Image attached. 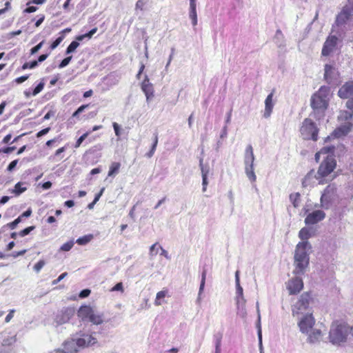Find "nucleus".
I'll return each mask as SVG.
<instances>
[{"label": "nucleus", "mask_w": 353, "mask_h": 353, "mask_svg": "<svg viewBox=\"0 0 353 353\" xmlns=\"http://www.w3.org/2000/svg\"><path fill=\"white\" fill-rule=\"evenodd\" d=\"M325 218V213L321 210H314L310 212L305 219L306 225L316 224Z\"/></svg>", "instance_id": "15"}, {"label": "nucleus", "mask_w": 353, "mask_h": 353, "mask_svg": "<svg viewBox=\"0 0 353 353\" xmlns=\"http://www.w3.org/2000/svg\"><path fill=\"white\" fill-rule=\"evenodd\" d=\"M338 41L339 39L336 36L330 35L323 44L322 55L328 56L332 52H333L337 45Z\"/></svg>", "instance_id": "18"}, {"label": "nucleus", "mask_w": 353, "mask_h": 353, "mask_svg": "<svg viewBox=\"0 0 353 353\" xmlns=\"http://www.w3.org/2000/svg\"><path fill=\"white\" fill-rule=\"evenodd\" d=\"M199 167H200L201 172V176H208V174L210 173V167L207 164L206 165L203 164V158H201L199 159Z\"/></svg>", "instance_id": "38"}, {"label": "nucleus", "mask_w": 353, "mask_h": 353, "mask_svg": "<svg viewBox=\"0 0 353 353\" xmlns=\"http://www.w3.org/2000/svg\"><path fill=\"white\" fill-rule=\"evenodd\" d=\"M334 147L329 146L321 149L320 153L327 154L326 158L321 163L318 171L316 172L319 179V184H325L329 180L333 179L331 176L336 166V161L334 157L330 154H333Z\"/></svg>", "instance_id": "1"}, {"label": "nucleus", "mask_w": 353, "mask_h": 353, "mask_svg": "<svg viewBox=\"0 0 353 353\" xmlns=\"http://www.w3.org/2000/svg\"><path fill=\"white\" fill-rule=\"evenodd\" d=\"M316 172L314 169L307 172L302 179V186L305 188H311L319 184V179Z\"/></svg>", "instance_id": "17"}, {"label": "nucleus", "mask_w": 353, "mask_h": 353, "mask_svg": "<svg viewBox=\"0 0 353 353\" xmlns=\"http://www.w3.org/2000/svg\"><path fill=\"white\" fill-rule=\"evenodd\" d=\"M235 284H236V305H242L246 303V300L243 296V290L240 285L239 271L235 273Z\"/></svg>", "instance_id": "20"}, {"label": "nucleus", "mask_w": 353, "mask_h": 353, "mask_svg": "<svg viewBox=\"0 0 353 353\" xmlns=\"http://www.w3.org/2000/svg\"><path fill=\"white\" fill-rule=\"evenodd\" d=\"M245 172L248 179L254 183L256 180V176L254 171V165H245Z\"/></svg>", "instance_id": "27"}, {"label": "nucleus", "mask_w": 353, "mask_h": 353, "mask_svg": "<svg viewBox=\"0 0 353 353\" xmlns=\"http://www.w3.org/2000/svg\"><path fill=\"white\" fill-rule=\"evenodd\" d=\"M63 36H61V37H59L58 38L56 39L55 41H54L50 46V50H54L55 49L60 43L61 42L63 41Z\"/></svg>", "instance_id": "48"}, {"label": "nucleus", "mask_w": 353, "mask_h": 353, "mask_svg": "<svg viewBox=\"0 0 353 353\" xmlns=\"http://www.w3.org/2000/svg\"><path fill=\"white\" fill-rule=\"evenodd\" d=\"M46 262L43 260L39 261L33 267L34 270L36 272H39L40 270L43 268V267L45 265Z\"/></svg>", "instance_id": "47"}, {"label": "nucleus", "mask_w": 353, "mask_h": 353, "mask_svg": "<svg viewBox=\"0 0 353 353\" xmlns=\"http://www.w3.org/2000/svg\"><path fill=\"white\" fill-rule=\"evenodd\" d=\"M154 141H153V143L152 145V147H151V149L150 150L147 152L145 154V157H148V158H151L154 152H155V150H156V148H157V144H158V134L157 133L154 134Z\"/></svg>", "instance_id": "34"}, {"label": "nucleus", "mask_w": 353, "mask_h": 353, "mask_svg": "<svg viewBox=\"0 0 353 353\" xmlns=\"http://www.w3.org/2000/svg\"><path fill=\"white\" fill-rule=\"evenodd\" d=\"M353 17L351 13L350 8L348 6L343 7L341 12L336 15L334 24L332 26V29L335 27H340L345 26L346 23Z\"/></svg>", "instance_id": "12"}, {"label": "nucleus", "mask_w": 353, "mask_h": 353, "mask_svg": "<svg viewBox=\"0 0 353 353\" xmlns=\"http://www.w3.org/2000/svg\"><path fill=\"white\" fill-rule=\"evenodd\" d=\"M353 94V81L346 82L343 85L339 92L338 95L341 99H348Z\"/></svg>", "instance_id": "22"}, {"label": "nucleus", "mask_w": 353, "mask_h": 353, "mask_svg": "<svg viewBox=\"0 0 353 353\" xmlns=\"http://www.w3.org/2000/svg\"><path fill=\"white\" fill-rule=\"evenodd\" d=\"M72 58V56H69V57L63 59L61 61V62L60 63V64L59 65V68H65V66H67L70 63V62L71 61Z\"/></svg>", "instance_id": "50"}, {"label": "nucleus", "mask_w": 353, "mask_h": 353, "mask_svg": "<svg viewBox=\"0 0 353 353\" xmlns=\"http://www.w3.org/2000/svg\"><path fill=\"white\" fill-rule=\"evenodd\" d=\"M312 301L310 293L304 292L299 298L298 301L292 305V315L303 314L310 307Z\"/></svg>", "instance_id": "9"}, {"label": "nucleus", "mask_w": 353, "mask_h": 353, "mask_svg": "<svg viewBox=\"0 0 353 353\" xmlns=\"http://www.w3.org/2000/svg\"><path fill=\"white\" fill-rule=\"evenodd\" d=\"M67 272L62 273L61 275L59 276V277L54 280L52 281L53 285L57 284L59 282H60L62 279H63L67 276Z\"/></svg>", "instance_id": "61"}, {"label": "nucleus", "mask_w": 353, "mask_h": 353, "mask_svg": "<svg viewBox=\"0 0 353 353\" xmlns=\"http://www.w3.org/2000/svg\"><path fill=\"white\" fill-rule=\"evenodd\" d=\"M339 77V72L334 66L326 64L325 65L324 78L328 84H335Z\"/></svg>", "instance_id": "16"}, {"label": "nucleus", "mask_w": 353, "mask_h": 353, "mask_svg": "<svg viewBox=\"0 0 353 353\" xmlns=\"http://www.w3.org/2000/svg\"><path fill=\"white\" fill-rule=\"evenodd\" d=\"M166 294H167V291H165V290H162V291L159 292L156 296V299L154 301V305H161V302L160 300L161 299H163L166 296Z\"/></svg>", "instance_id": "40"}, {"label": "nucleus", "mask_w": 353, "mask_h": 353, "mask_svg": "<svg viewBox=\"0 0 353 353\" xmlns=\"http://www.w3.org/2000/svg\"><path fill=\"white\" fill-rule=\"evenodd\" d=\"M121 163L119 162H113L110 166L108 176H116L120 170Z\"/></svg>", "instance_id": "30"}, {"label": "nucleus", "mask_w": 353, "mask_h": 353, "mask_svg": "<svg viewBox=\"0 0 353 353\" xmlns=\"http://www.w3.org/2000/svg\"><path fill=\"white\" fill-rule=\"evenodd\" d=\"M214 343L215 346V350L221 351V340L223 335L221 333L218 332L214 334Z\"/></svg>", "instance_id": "32"}, {"label": "nucleus", "mask_w": 353, "mask_h": 353, "mask_svg": "<svg viewBox=\"0 0 353 353\" xmlns=\"http://www.w3.org/2000/svg\"><path fill=\"white\" fill-rule=\"evenodd\" d=\"M32 214V210L30 209H28L26 211L23 212L20 216L19 218L22 220L23 218H27L29 217Z\"/></svg>", "instance_id": "64"}, {"label": "nucleus", "mask_w": 353, "mask_h": 353, "mask_svg": "<svg viewBox=\"0 0 353 353\" xmlns=\"http://www.w3.org/2000/svg\"><path fill=\"white\" fill-rule=\"evenodd\" d=\"M149 0H138L135 4V10H143L144 6L148 3Z\"/></svg>", "instance_id": "44"}, {"label": "nucleus", "mask_w": 353, "mask_h": 353, "mask_svg": "<svg viewBox=\"0 0 353 353\" xmlns=\"http://www.w3.org/2000/svg\"><path fill=\"white\" fill-rule=\"evenodd\" d=\"M44 43V41H41L39 43H38L37 46H35L34 47H33L31 50H30V54H36L43 46Z\"/></svg>", "instance_id": "52"}, {"label": "nucleus", "mask_w": 353, "mask_h": 353, "mask_svg": "<svg viewBox=\"0 0 353 353\" xmlns=\"http://www.w3.org/2000/svg\"><path fill=\"white\" fill-rule=\"evenodd\" d=\"M24 185L23 183L22 182H18L15 185H14V189L13 190V192L16 194V195H19L21 194V193L24 192L26 190H27V188L26 187H22V185Z\"/></svg>", "instance_id": "39"}, {"label": "nucleus", "mask_w": 353, "mask_h": 353, "mask_svg": "<svg viewBox=\"0 0 353 353\" xmlns=\"http://www.w3.org/2000/svg\"><path fill=\"white\" fill-rule=\"evenodd\" d=\"M299 237L303 241H307V239L311 237V230L308 228H303L299 232Z\"/></svg>", "instance_id": "29"}, {"label": "nucleus", "mask_w": 353, "mask_h": 353, "mask_svg": "<svg viewBox=\"0 0 353 353\" xmlns=\"http://www.w3.org/2000/svg\"><path fill=\"white\" fill-rule=\"evenodd\" d=\"M339 200L336 185L329 184L322 192L320 203L321 207L325 210L330 208Z\"/></svg>", "instance_id": "6"}, {"label": "nucleus", "mask_w": 353, "mask_h": 353, "mask_svg": "<svg viewBox=\"0 0 353 353\" xmlns=\"http://www.w3.org/2000/svg\"><path fill=\"white\" fill-rule=\"evenodd\" d=\"M256 326L257 328L258 338H262V330H261V314H259L257 315V321L256 323Z\"/></svg>", "instance_id": "45"}, {"label": "nucleus", "mask_w": 353, "mask_h": 353, "mask_svg": "<svg viewBox=\"0 0 353 353\" xmlns=\"http://www.w3.org/2000/svg\"><path fill=\"white\" fill-rule=\"evenodd\" d=\"M236 314L241 318L245 319L247 316L245 304L236 305Z\"/></svg>", "instance_id": "37"}, {"label": "nucleus", "mask_w": 353, "mask_h": 353, "mask_svg": "<svg viewBox=\"0 0 353 353\" xmlns=\"http://www.w3.org/2000/svg\"><path fill=\"white\" fill-rule=\"evenodd\" d=\"M97 28H94L89 31L88 33L84 34L79 35L76 37V40L70 43L65 50V54H69L75 51V50L79 46V41H82L83 39H90L97 32Z\"/></svg>", "instance_id": "13"}, {"label": "nucleus", "mask_w": 353, "mask_h": 353, "mask_svg": "<svg viewBox=\"0 0 353 353\" xmlns=\"http://www.w3.org/2000/svg\"><path fill=\"white\" fill-rule=\"evenodd\" d=\"M50 130V128H44L43 130H41V131H39L37 134V137H41L45 134H46L47 133H48V132Z\"/></svg>", "instance_id": "62"}, {"label": "nucleus", "mask_w": 353, "mask_h": 353, "mask_svg": "<svg viewBox=\"0 0 353 353\" xmlns=\"http://www.w3.org/2000/svg\"><path fill=\"white\" fill-rule=\"evenodd\" d=\"M328 105L327 100L314 94L311 99V106L314 111L323 112Z\"/></svg>", "instance_id": "14"}, {"label": "nucleus", "mask_w": 353, "mask_h": 353, "mask_svg": "<svg viewBox=\"0 0 353 353\" xmlns=\"http://www.w3.org/2000/svg\"><path fill=\"white\" fill-rule=\"evenodd\" d=\"M273 96H274V93H273V92H272L271 93H270L268 95V97H266V99L265 100V111H264V114H263V117L265 118L270 117V116L272 112V109L274 107V103L272 101Z\"/></svg>", "instance_id": "23"}, {"label": "nucleus", "mask_w": 353, "mask_h": 353, "mask_svg": "<svg viewBox=\"0 0 353 353\" xmlns=\"http://www.w3.org/2000/svg\"><path fill=\"white\" fill-rule=\"evenodd\" d=\"M330 89L327 86H321L318 92L315 93L319 97H322L324 99H326L328 101V96L330 94Z\"/></svg>", "instance_id": "31"}, {"label": "nucleus", "mask_w": 353, "mask_h": 353, "mask_svg": "<svg viewBox=\"0 0 353 353\" xmlns=\"http://www.w3.org/2000/svg\"><path fill=\"white\" fill-rule=\"evenodd\" d=\"M35 228L34 226H30V227H28L23 230H22L21 231L19 232V235L21 237H23L28 234H29L32 230H34Z\"/></svg>", "instance_id": "46"}, {"label": "nucleus", "mask_w": 353, "mask_h": 353, "mask_svg": "<svg viewBox=\"0 0 353 353\" xmlns=\"http://www.w3.org/2000/svg\"><path fill=\"white\" fill-rule=\"evenodd\" d=\"M78 316L82 320H88L94 325H100L103 322V315L88 305L81 306L78 310Z\"/></svg>", "instance_id": "7"}, {"label": "nucleus", "mask_w": 353, "mask_h": 353, "mask_svg": "<svg viewBox=\"0 0 353 353\" xmlns=\"http://www.w3.org/2000/svg\"><path fill=\"white\" fill-rule=\"evenodd\" d=\"M141 90L146 97L147 102H150L154 97V88L153 85L150 83L149 78L147 75L141 83Z\"/></svg>", "instance_id": "21"}, {"label": "nucleus", "mask_w": 353, "mask_h": 353, "mask_svg": "<svg viewBox=\"0 0 353 353\" xmlns=\"http://www.w3.org/2000/svg\"><path fill=\"white\" fill-rule=\"evenodd\" d=\"M74 244V242L73 241H68L61 245V247L60 248V250L64 252L70 251L73 247Z\"/></svg>", "instance_id": "42"}, {"label": "nucleus", "mask_w": 353, "mask_h": 353, "mask_svg": "<svg viewBox=\"0 0 353 353\" xmlns=\"http://www.w3.org/2000/svg\"><path fill=\"white\" fill-rule=\"evenodd\" d=\"M22 221V220L21 219V218H19V216H18L15 220H14L12 222H10V223H8V224H6V225L3 226V228H6V227H8L11 230H14L16 228V227L17 226V225L19 223H20Z\"/></svg>", "instance_id": "41"}, {"label": "nucleus", "mask_w": 353, "mask_h": 353, "mask_svg": "<svg viewBox=\"0 0 353 353\" xmlns=\"http://www.w3.org/2000/svg\"><path fill=\"white\" fill-rule=\"evenodd\" d=\"M21 33V30H18L17 31L10 32L8 34H7L6 39H10L11 38H12V37H14L15 36L19 35Z\"/></svg>", "instance_id": "54"}, {"label": "nucleus", "mask_w": 353, "mask_h": 353, "mask_svg": "<svg viewBox=\"0 0 353 353\" xmlns=\"http://www.w3.org/2000/svg\"><path fill=\"white\" fill-rule=\"evenodd\" d=\"M206 275H207V270L204 269L201 274V283H200V286H199V289L198 296H197V298L196 300V303L198 305H200L201 303L202 294H203L204 288H205V284Z\"/></svg>", "instance_id": "26"}, {"label": "nucleus", "mask_w": 353, "mask_h": 353, "mask_svg": "<svg viewBox=\"0 0 353 353\" xmlns=\"http://www.w3.org/2000/svg\"><path fill=\"white\" fill-rule=\"evenodd\" d=\"M44 85H45V83L43 81H41L35 88L33 90L32 92V96H36L37 94H38L39 92H41L42 91V90L44 88Z\"/></svg>", "instance_id": "43"}, {"label": "nucleus", "mask_w": 353, "mask_h": 353, "mask_svg": "<svg viewBox=\"0 0 353 353\" xmlns=\"http://www.w3.org/2000/svg\"><path fill=\"white\" fill-rule=\"evenodd\" d=\"M74 310L72 307H64L58 311L54 317L53 325L58 327L68 323L74 316Z\"/></svg>", "instance_id": "11"}, {"label": "nucleus", "mask_w": 353, "mask_h": 353, "mask_svg": "<svg viewBox=\"0 0 353 353\" xmlns=\"http://www.w3.org/2000/svg\"><path fill=\"white\" fill-rule=\"evenodd\" d=\"M97 332L92 334L83 333L80 337L77 338V343L79 347H98L100 344L95 337Z\"/></svg>", "instance_id": "10"}, {"label": "nucleus", "mask_w": 353, "mask_h": 353, "mask_svg": "<svg viewBox=\"0 0 353 353\" xmlns=\"http://www.w3.org/2000/svg\"><path fill=\"white\" fill-rule=\"evenodd\" d=\"M350 332L353 336V326L350 327L345 323H333L330 330V341L333 344H340L345 341Z\"/></svg>", "instance_id": "5"}, {"label": "nucleus", "mask_w": 353, "mask_h": 353, "mask_svg": "<svg viewBox=\"0 0 353 353\" xmlns=\"http://www.w3.org/2000/svg\"><path fill=\"white\" fill-rule=\"evenodd\" d=\"M112 126H113V128H114V130L116 136L119 137L121 136V129H120L119 125L117 123L114 122L112 123Z\"/></svg>", "instance_id": "53"}, {"label": "nucleus", "mask_w": 353, "mask_h": 353, "mask_svg": "<svg viewBox=\"0 0 353 353\" xmlns=\"http://www.w3.org/2000/svg\"><path fill=\"white\" fill-rule=\"evenodd\" d=\"M29 76L28 75H24V76H21L20 77H18L15 79V81L17 83H23L25 81H26L28 79Z\"/></svg>", "instance_id": "63"}, {"label": "nucleus", "mask_w": 353, "mask_h": 353, "mask_svg": "<svg viewBox=\"0 0 353 353\" xmlns=\"http://www.w3.org/2000/svg\"><path fill=\"white\" fill-rule=\"evenodd\" d=\"M93 239L92 234H88L83 236L79 237L77 239L76 243L80 245H85L92 241Z\"/></svg>", "instance_id": "33"}, {"label": "nucleus", "mask_w": 353, "mask_h": 353, "mask_svg": "<svg viewBox=\"0 0 353 353\" xmlns=\"http://www.w3.org/2000/svg\"><path fill=\"white\" fill-rule=\"evenodd\" d=\"M254 155L253 153V148L251 145H248L245 151L244 154V165H254Z\"/></svg>", "instance_id": "24"}, {"label": "nucleus", "mask_w": 353, "mask_h": 353, "mask_svg": "<svg viewBox=\"0 0 353 353\" xmlns=\"http://www.w3.org/2000/svg\"><path fill=\"white\" fill-rule=\"evenodd\" d=\"M315 319L312 313L307 312L300 318L298 323L300 331L307 335V341L310 343H315L320 341L322 332L320 329L314 327Z\"/></svg>", "instance_id": "2"}, {"label": "nucleus", "mask_w": 353, "mask_h": 353, "mask_svg": "<svg viewBox=\"0 0 353 353\" xmlns=\"http://www.w3.org/2000/svg\"><path fill=\"white\" fill-rule=\"evenodd\" d=\"M0 353H14L13 347L0 345Z\"/></svg>", "instance_id": "51"}, {"label": "nucleus", "mask_w": 353, "mask_h": 353, "mask_svg": "<svg viewBox=\"0 0 353 353\" xmlns=\"http://www.w3.org/2000/svg\"><path fill=\"white\" fill-rule=\"evenodd\" d=\"M208 176H202V191L205 192L207 189V186L208 185Z\"/></svg>", "instance_id": "56"}, {"label": "nucleus", "mask_w": 353, "mask_h": 353, "mask_svg": "<svg viewBox=\"0 0 353 353\" xmlns=\"http://www.w3.org/2000/svg\"><path fill=\"white\" fill-rule=\"evenodd\" d=\"M111 291L123 292V283L121 282L117 283L111 290Z\"/></svg>", "instance_id": "58"}, {"label": "nucleus", "mask_w": 353, "mask_h": 353, "mask_svg": "<svg viewBox=\"0 0 353 353\" xmlns=\"http://www.w3.org/2000/svg\"><path fill=\"white\" fill-rule=\"evenodd\" d=\"M189 17L192 21L193 26L197 25V13H196V6H190L189 8Z\"/></svg>", "instance_id": "28"}, {"label": "nucleus", "mask_w": 353, "mask_h": 353, "mask_svg": "<svg viewBox=\"0 0 353 353\" xmlns=\"http://www.w3.org/2000/svg\"><path fill=\"white\" fill-rule=\"evenodd\" d=\"M303 288V282L302 279L296 276L290 279L288 284L287 288L290 294H296L299 293Z\"/></svg>", "instance_id": "19"}, {"label": "nucleus", "mask_w": 353, "mask_h": 353, "mask_svg": "<svg viewBox=\"0 0 353 353\" xmlns=\"http://www.w3.org/2000/svg\"><path fill=\"white\" fill-rule=\"evenodd\" d=\"M90 134L89 132H87L85 133H84L83 135H81L77 141L76 143H75V145L74 147L77 148H79L81 144L82 143V142L87 138V137L88 136V134Z\"/></svg>", "instance_id": "49"}, {"label": "nucleus", "mask_w": 353, "mask_h": 353, "mask_svg": "<svg viewBox=\"0 0 353 353\" xmlns=\"http://www.w3.org/2000/svg\"><path fill=\"white\" fill-rule=\"evenodd\" d=\"M17 163H18V160L17 159L14 160L12 162H10V164L8 165V168H7V170L9 171V172H12L15 168V167L17 166Z\"/></svg>", "instance_id": "57"}, {"label": "nucleus", "mask_w": 353, "mask_h": 353, "mask_svg": "<svg viewBox=\"0 0 353 353\" xmlns=\"http://www.w3.org/2000/svg\"><path fill=\"white\" fill-rule=\"evenodd\" d=\"M64 351L65 353H77L78 352L77 339H72L71 340L66 341L63 343Z\"/></svg>", "instance_id": "25"}, {"label": "nucleus", "mask_w": 353, "mask_h": 353, "mask_svg": "<svg viewBox=\"0 0 353 353\" xmlns=\"http://www.w3.org/2000/svg\"><path fill=\"white\" fill-rule=\"evenodd\" d=\"M14 312H15V310H14V309L10 310L9 313L6 316V319H5V322L6 323H8V322H10L11 321V319L14 316Z\"/></svg>", "instance_id": "59"}, {"label": "nucleus", "mask_w": 353, "mask_h": 353, "mask_svg": "<svg viewBox=\"0 0 353 353\" xmlns=\"http://www.w3.org/2000/svg\"><path fill=\"white\" fill-rule=\"evenodd\" d=\"M311 248L312 246L308 241L299 242L296 245L294 252L295 269L293 271L296 275H302L305 273L309 265V251Z\"/></svg>", "instance_id": "3"}, {"label": "nucleus", "mask_w": 353, "mask_h": 353, "mask_svg": "<svg viewBox=\"0 0 353 353\" xmlns=\"http://www.w3.org/2000/svg\"><path fill=\"white\" fill-rule=\"evenodd\" d=\"M301 195L299 193H292L290 195V200L294 208H298L300 203Z\"/></svg>", "instance_id": "35"}, {"label": "nucleus", "mask_w": 353, "mask_h": 353, "mask_svg": "<svg viewBox=\"0 0 353 353\" xmlns=\"http://www.w3.org/2000/svg\"><path fill=\"white\" fill-rule=\"evenodd\" d=\"M158 245L157 243H155L154 244H153L152 245H151V247L150 248V255L151 256H155L157 254V250H155V248L157 247V245Z\"/></svg>", "instance_id": "60"}, {"label": "nucleus", "mask_w": 353, "mask_h": 353, "mask_svg": "<svg viewBox=\"0 0 353 353\" xmlns=\"http://www.w3.org/2000/svg\"><path fill=\"white\" fill-rule=\"evenodd\" d=\"M300 132L304 139H311L314 141L318 139L319 129L315 123L310 119H304Z\"/></svg>", "instance_id": "8"}, {"label": "nucleus", "mask_w": 353, "mask_h": 353, "mask_svg": "<svg viewBox=\"0 0 353 353\" xmlns=\"http://www.w3.org/2000/svg\"><path fill=\"white\" fill-rule=\"evenodd\" d=\"M346 106L350 110L340 112L339 120L344 122V123L334 131V137H339L346 135L351 130L353 125V98L347 101Z\"/></svg>", "instance_id": "4"}, {"label": "nucleus", "mask_w": 353, "mask_h": 353, "mask_svg": "<svg viewBox=\"0 0 353 353\" xmlns=\"http://www.w3.org/2000/svg\"><path fill=\"white\" fill-rule=\"evenodd\" d=\"M91 291L89 289H84L83 290H81L79 293V297L80 298H85V297H88L90 294Z\"/></svg>", "instance_id": "55"}, {"label": "nucleus", "mask_w": 353, "mask_h": 353, "mask_svg": "<svg viewBox=\"0 0 353 353\" xmlns=\"http://www.w3.org/2000/svg\"><path fill=\"white\" fill-rule=\"evenodd\" d=\"M15 342H16V336H7L6 337H5L3 339L1 345L12 347V345L14 344Z\"/></svg>", "instance_id": "36"}]
</instances>
